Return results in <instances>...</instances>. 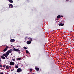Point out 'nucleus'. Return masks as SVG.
Returning <instances> with one entry per match:
<instances>
[{
	"label": "nucleus",
	"instance_id": "3",
	"mask_svg": "<svg viewBox=\"0 0 74 74\" xmlns=\"http://www.w3.org/2000/svg\"><path fill=\"white\" fill-rule=\"evenodd\" d=\"M22 70V69H21V68H18L17 70V73H20V72H21Z\"/></svg>",
	"mask_w": 74,
	"mask_h": 74
},
{
	"label": "nucleus",
	"instance_id": "2",
	"mask_svg": "<svg viewBox=\"0 0 74 74\" xmlns=\"http://www.w3.org/2000/svg\"><path fill=\"white\" fill-rule=\"evenodd\" d=\"M13 51H16V52H18L19 53H20L21 51H20V50H19L18 49H15V48H14L13 49Z\"/></svg>",
	"mask_w": 74,
	"mask_h": 74
},
{
	"label": "nucleus",
	"instance_id": "20",
	"mask_svg": "<svg viewBox=\"0 0 74 74\" xmlns=\"http://www.w3.org/2000/svg\"><path fill=\"white\" fill-rule=\"evenodd\" d=\"M6 65H3V67H5V66H6Z\"/></svg>",
	"mask_w": 74,
	"mask_h": 74
},
{
	"label": "nucleus",
	"instance_id": "27",
	"mask_svg": "<svg viewBox=\"0 0 74 74\" xmlns=\"http://www.w3.org/2000/svg\"><path fill=\"white\" fill-rule=\"evenodd\" d=\"M10 68H9V69H11V66H10Z\"/></svg>",
	"mask_w": 74,
	"mask_h": 74
},
{
	"label": "nucleus",
	"instance_id": "30",
	"mask_svg": "<svg viewBox=\"0 0 74 74\" xmlns=\"http://www.w3.org/2000/svg\"><path fill=\"white\" fill-rule=\"evenodd\" d=\"M1 60L0 59V62H1Z\"/></svg>",
	"mask_w": 74,
	"mask_h": 74
},
{
	"label": "nucleus",
	"instance_id": "31",
	"mask_svg": "<svg viewBox=\"0 0 74 74\" xmlns=\"http://www.w3.org/2000/svg\"><path fill=\"white\" fill-rule=\"evenodd\" d=\"M70 0H66V1H69Z\"/></svg>",
	"mask_w": 74,
	"mask_h": 74
},
{
	"label": "nucleus",
	"instance_id": "15",
	"mask_svg": "<svg viewBox=\"0 0 74 74\" xmlns=\"http://www.w3.org/2000/svg\"><path fill=\"white\" fill-rule=\"evenodd\" d=\"M6 69H8V70L9 69V67H8V66H6Z\"/></svg>",
	"mask_w": 74,
	"mask_h": 74
},
{
	"label": "nucleus",
	"instance_id": "5",
	"mask_svg": "<svg viewBox=\"0 0 74 74\" xmlns=\"http://www.w3.org/2000/svg\"><path fill=\"white\" fill-rule=\"evenodd\" d=\"M28 40L29 41H33V39L32 38L29 37L28 38Z\"/></svg>",
	"mask_w": 74,
	"mask_h": 74
},
{
	"label": "nucleus",
	"instance_id": "23",
	"mask_svg": "<svg viewBox=\"0 0 74 74\" xmlns=\"http://www.w3.org/2000/svg\"><path fill=\"white\" fill-rule=\"evenodd\" d=\"M30 70V71H31V72H32V69H30V70Z\"/></svg>",
	"mask_w": 74,
	"mask_h": 74
},
{
	"label": "nucleus",
	"instance_id": "16",
	"mask_svg": "<svg viewBox=\"0 0 74 74\" xmlns=\"http://www.w3.org/2000/svg\"><path fill=\"white\" fill-rule=\"evenodd\" d=\"M57 18H60V15H59L57 16Z\"/></svg>",
	"mask_w": 74,
	"mask_h": 74
},
{
	"label": "nucleus",
	"instance_id": "10",
	"mask_svg": "<svg viewBox=\"0 0 74 74\" xmlns=\"http://www.w3.org/2000/svg\"><path fill=\"white\" fill-rule=\"evenodd\" d=\"M9 7H11L12 8H14V6H13V5H12V4H10V5H9Z\"/></svg>",
	"mask_w": 74,
	"mask_h": 74
},
{
	"label": "nucleus",
	"instance_id": "4",
	"mask_svg": "<svg viewBox=\"0 0 74 74\" xmlns=\"http://www.w3.org/2000/svg\"><path fill=\"white\" fill-rule=\"evenodd\" d=\"M8 46H6V48H5V49L3 50V52H5V51H6L8 49Z\"/></svg>",
	"mask_w": 74,
	"mask_h": 74
},
{
	"label": "nucleus",
	"instance_id": "17",
	"mask_svg": "<svg viewBox=\"0 0 74 74\" xmlns=\"http://www.w3.org/2000/svg\"><path fill=\"white\" fill-rule=\"evenodd\" d=\"M26 52L27 53H29V52L27 50L26 51Z\"/></svg>",
	"mask_w": 74,
	"mask_h": 74
},
{
	"label": "nucleus",
	"instance_id": "14",
	"mask_svg": "<svg viewBox=\"0 0 74 74\" xmlns=\"http://www.w3.org/2000/svg\"><path fill=\"white\" fill-rule=\"evenodd\" d=\"M21 58H16V60H21Z\"/></svg>",
	"mask_w": 74,
	"mask_h": 74
},
{
	"label": "nucleus",
	"instance_id": "29",
	"mask_svg": "<svg viewBox=\"0 0 74 74\" xmlns=\"http://www.w3.org/2000/svg\"><path fill=\"white\" fill-rule=\"evenodd\" d=\"M0 74H3V72H2L0 73Z\"/></svg>",
	"mask_w": 74,
	"mask_h": 74
},
{
	"label": "nucleus",
	"instance_id": "11",
	"mask_svg": "<svg viewBox=\"0 0 74 74\" xmlns=\"http://www.w3.org/2000/svg\"><path fill=\"white\" fill-rule=\"evenodd\" d=\"M35 69L36 70V71H39V70H40V69L38 68L35 67Z\"/></svg>",
	"mask_w": 74,
	"mask_h": 74
},
{
	"label": "nucleus",
	"instance_id": "8",
	"mask_svg": "<svg viewBox=\"0 0 74 74\" xmlns=\"http://www.w3.org/2000/svg\"><path fill=\"white\" fill-rule=\"evenodd\" d=\"M27 44L28 45L30 44H31V41H27Z\"/></svg>",
	"mask_w": 74,
	"mask_h": 74
},
{
	"label": "nucleus",
	"instance_id": "32",
	"mask_svg": "<svg viewBox=\"0 0 74 74\" xmlns=\"http://www.w3.org/2000/svg\"><path fill=\"white\" fill-rule=\"evenodd\" d=\"M9 8H11V7H10V6H9Z\"/></svg>",
	"mask_w": 74,
	"mask_h": 74
},
{
	"label": "nucleus",
	"instance_id": "6",
	"mask_svg": "<svg viewBox=\"0 0 74 74\" xmlns=\"http://www.w3.org/2000/svg\"><path fill=\"white\" fill-rule=\"evenodd\" d=\"M10 65H11V66H14V62H10Z\"/></svg>",
	"mask_w": 74,
	"mask_h": 74
},
{
	"label": "nucleus",
	"instance_id": "22",
	"mask_svg": "<svg viewBox=\"0 0 74 74\" xmlns=\"http://www.w3.org/2000/svg\"><path fill=\"white\" fill-rule=\"evenodd\" d=\"M0 67L2 68L3 67V66H2V65L1 64L0 65Z\"/></svg>",
	"mask_w": 74,
	"mask_h": 74
},
{
	"label": "nucleus",
	"instance_id": "33",
	"mask_svg": "<svg viewBox=\"0 0 74 74\" xmlns=\"http://www.w3.org/2000/svg\"><path fill=\"white\" fill-rule=\"evenodd\" d=\"M73 18H74V17H73Z\"/></svg>",
	"mask_w": 74,
	"mask_h": 74
},
{
	"label": "nucleus",
	"instance_id": "7",
	"mask_svg": "<svg viewBox=\"0 0 74 74\" xmlns=\"http://www.w3.org/2000/svg\"><path fill=\"white\" fill-rule=\"evenodd\" d=\"M15 41V40L14 39H11L10 40V41L11 42H14Z\"/></svg>",
	"mask_w": 74,
	"mask_h": 74
},
{
	"label": "nucleus",
	"instance_id": "24",
	"mask_svg": "<svg viewBox=\"0 0 74 74\" xmlns=\"http://www.w3.org/2000/svg\"><path fill=\"white\" fill-rule=\"evenodd\" d=\"M12 60H13V61H15V60L14 59H12Z\"/></svg>",
	"mask_w": 74,
	"mask_h": 74
},
{
	"label": "nucleus",
	"instance_id": "25",
	"mask_svg": "<svg viewBox=\"0 0 74 74\" xmlns=\"http://www.w3.org/2000/svg\"><path fill=\"white\" fill-rule=\"evenodd\" d=\"M14 70V69H13V70H11V71H12Z\"/></svg>",
	"mask_w": 74,
	"mask_h": 74
},
{
	"label": "nucleus",
	"instance_id": "19",
	"mask_svg": "<svg viewBox=\"0 0 74 74\" xmlns=\"http://www.w3.org/2000/svg\"><path fill=\"white\" fill-rule=\"evenodd\" d=\"M24 49H27V47H24Z\"/></svg>",
	"mask_w": 74,
	"mask_h": 74
},
{
	"label": "nucleus",
	"instance_id": "13",
	"mask_svg": "<svg viewBox=\"0 0 74 74\" xmlns=\"http://www.w3.org/2000/svg\"><path fill=\"white\" fill-rule=\"evenodd\" d=\"M1 58H2V59H5V57L3 56H1Z\"/></svg>",
	"mask_w": 74,
	"mask_h": 74
},
{
	"label": "nucleus",
	"instance_id": "26",
	"mask_svg": "<svg viewBox=\"0 0 74 74\" xmlns=\"http://www.w3.org/2000/svg\"><path fill=\"white\" fill-rule=\"evenodd\" d=\"M60 17H61L62 18V17H63V16L61 15L60 16Z\"/></svg>",
	"mask_w": 74,
	"mask_h": 74
},
{
	"label": "nucleus",
	"instance_id": "12",
	"mask_svg": "<svg viewBox=\"0 0 74 74\" xmlns=\"http://www.w3.org/2000/svg\"><path fill=\"white\" fill-rule=\"evenodd\" d=\"M8 1L10 3H13V1L12 0H8Z\"/></svg>",
	"mask_w": 74,
	"mask_h": 74
},
{
	"label": "nucleus",
	"instance_id": "1",
	"mask_svg": "<svg viewBox=\"0 0 74 74\" xmlns=\"http://www.w3.org/2000/svg\"><path fill=\"white\" fill-rule=\"evenodd\" d=\"M13 51L14 49H13V50L12 49H10L6 52V53L3 54L2 56H5V58H7V56H8L9 55V53L12 52V51Z\"/></svg>",
	"mask_w": 74,
	"mask_h": 74
},
{
	"label": "nucleus",
	"instance_id": "28",
	"mask_svg": "<svg viewBox=\"0 0 74 74\" xmlns=\"http://www.w3.org/2000/svg\"><path fill=\"white\" fill-rule=\"evenodd\" d=\"M16 47H20L19 45L17 46Z\"/></svg>",
	"mask_w": 74,
	"mask_h": 74
},
{
	"label": "nucleus",
	"instance_id": "18",
	"mask_svg": "<svg viewBox=\"0 0 74 74\" xmlns=\"http://www.w3.org/2000/svg\"><path fill=\"white\" fill-rule=\"evenodd\" d=\"M15 68H18V65H15Z\"/></svg>",
	"mask_w": 74,
	"mask_h": 74
},
{
	"label": "nucleus",
	"instance_id": "9",
	"mask_svg": "<svg viewBox=\"0 0 74 74\" xmlns=\"http://www.w3.org/2000/svg\"><path fill=\"white\" fill-rule=\"evenodd\" d=\"M64 24L63 23H60L58 24V25L59 26H64Z\"/></svg>",
	"mask_w": 74,
	"mask_h": 74
},
{
	"label": "nucleus",
	"instance_id": "21",
	"mask_svg": "<svg viewBox=\"0 0 74 74\" xmlns=\"http://www.w3.org/2000/svg\"><path fill=\"white\" fill-rule=\"evenodd\" d=\"M26 38H27V36H26L25 37V39H26Z\"/></svg>",
	"mask_w": 74,
	"mask_h": 74
}]
</instances>
